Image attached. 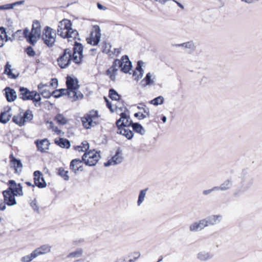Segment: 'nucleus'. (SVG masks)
I'll list each match as a JSON object with an SVG mask.
<instances>
[{
  "instance_id": "obj_1",
  "label": "nucleus",
  "mask_w": 262,
  "mask_h": 262,
  "mask_svg": "<svg viewBox=\"0 0 262 262\" xmlns=\"http://www.w3.org/2000/svg\"><path fill=\"white\" fill-rule=\"evenodd\" d=\"M132 63L127 56H122L121 59H116L112 66L107 71V74L110 79L114 81L116 78V72L119 69L124 73H128L132 69Z\"/></svg>"
},
{
  "instance_id": "obj_2",
  "label": "nucleus",
  "mask_w": 262,
  "mask_h": 262,
  "mask_svg": "<svg viewBox=\"0 0 262 262\" xmlns=\"http://www.w3.org/2000/svg\"><path fill=\"white\" fill-rule=\"evenodd\" d=\"M72 26V23L69 19H63L60 21L57 30L58 35L63 38H67L69 41H72L77 37L78 33Z\"/></svg>"
},
{
  "instance_id": "obj_3",
  "label": "nucleus",
  "mask_w": 262,
  "mask_h": 262,
  "mask_svg": "<svg viewBox=\"0 0 262 262\" xmlns=\"http://www.w3.org/2000/svg\"><path fill=\"white\" fill-rule=\"evenodd\" d=\"M23 34L27 42L32 45H34L39 39L41 35L40 25L38 21L34 22L31 31L26 28L23 31Z\"/></svg>"
},
{
  "instance_id": "obj_4",
  "label": "nucleus",
  "mask_w": 262,
  "mask_h": 262,
  "mask_svg": "<svg viewBox=\"0 0 262 262\" xmlns=\"http://www.w3.org/2000/svg\"><path fill=\"white\" fill-rule=\"evenodd\" d=\"M82 122L83 126L86 129L91 128L97 125L99 123V116L98 112L96 111H90L82 118Z\"/></svg>"
},
{
  "instance_id": "obj_5",
  "label": "nucleus",
  "mask_w": 262,
  "mask_h": 262,
  "mask_svg": "<svg viewBox=\"0 0 262 262\" xmlns=\"http://www.w3.org/2000/svg\"><path fill=\"white\" fill-rule=\"evenodd\" d=\"M41 38L46 45L48 47H52L56 41V31L49 26L45 27L42 31Z\"/></svg>"
},
{
  "instance_id": "obj_6",
  "label": "nucleus",
  "mask_w": 262,
  "mask_h": 262,
  "mask_svg": "<svg viewBox=\"0 0 262 262\" xmlns=\"http://www.w3.org/2000/svg\"><path fill=\"white\" fill-rule=\"evenodd\" d=\"M33 118L32 112L28 110L23 114H18L14 115L12 118V121L18 126H23L25 125L26 122L31 121Z\"/></svg>"
},
{
  "instance_id": "obj_7",
  "label": "nucleus",
  "mask_w": 262,
  "mask_h": 262,
  "mask_svg": "<svg viewBox=\"0 0 262 262\" xmlns=\"http://www.w3.org/2000/svg\"><path fill=\"white\" fill-rule=\"evenodd\" d=\"M100 155L99 152L95 150H90L86 152L82 156V161L88 166H95L99 159Z\"/></svg>"
},
{
  "instance_id": "obj_8",
  "label": "nucleus",
  "mask_w": 262,
  "mask_h": 262,
  "mask_svg": "<svg viewBox=\"0 0 262 262\" xmlns=\"http://www.w3.org/2000/svg\"><path fill=\"white\" fill-rule=\"evenodd\" d=\"M72 58V51L69 49H65L63 53L57 59L59 66L62 69L67 68L73 60Z\"/></svg>"
},
{
  "instance_id": "obj_9",
  "label": "nucleus",
  "mask_w": 262,
  "mask_h": 262,
  "mask_svg": "<svg viewBox=\"0 0 262 262\" xmlns=\"http://www.w3.org/2000/svg\"><path fill=\"white\" fill-rule=\"evenodd\" d=\"M100 32V28L98 26H94L92 29L90 37L86 38L87 42L93 46L98 45L101 36Z\"/></svg>"
},
{
  "instance_id": "obj_10",
  "label": "nucleus",
  "mask_w": 262,
  "mask_h": 262,
  "mask_svg": "<svg viewBox=\"0 0 262 262\" xmlns=\"http://www.w3.org/2000/svg\"><path fill=\"white\" fill-rule=\"evenodd\" d=\"M3 193L4 198V203L0 204V209L1 210H4L6 209V204L8 206H13L16 204L15 195L10 190L4 191Z\"/></svg>"
},
{
  "instance_id": "obj_11",
  "label": "nucleus",
  "mask_w": 262,
  "mask_h": 262,
  "mask_svg": "<svg viewBox=\"0 0 262 262\" xmlns=\"http://www.w3.org/2000/svg\"><path fill=\"white\" fill-rule=\"evenodd\" d=\"M123 112L120 114V118L116 121L117 127H128L130 125H132V121L130 119L128 111L126 108Z\"/></svg>"
},
{
  "instance_id": "obj_12",
  "label": "nucleus",
  "mask_w": 262,
  "mask_h": 262,
  "mask_svg": "<svg viewBox=\"0 0 262 262\" xmlns=\"http://www.w3.org/2000/svg\"><path fill=\"white\" fill-rule=\"evenodd\" d=\"M83 47L81 44L75 42L73 52H72L73 61L75 63H79L81 62L82 57Z\"/></svg>"
},
{
  "instance_id": "obj_13",
  "label": "nucleus",
  "mask_w": 262,
  "mask_h": 262,
  "mask_svg": "<svg viewBox=\"0 0 262 262\" xmlns=\"http://www.w3.org/2000/svg\"><path fill=\"white\" fill-rule=\"evenodd\" d=\"M207 227L205 219H203L191 223L189 227V229L192 232H196L203 230Z\"/></svg>"
},
{
  "instance_id": "obj_14",
  "label": "nucleus",
  "mask_w": 262,
  "mask_h": 262,
  "mask_svg": "<svg viewBox=\"0 0 262 262\" xmlns=\"http://www.w3.org/2000/svg\"><path fill=\"white\" fill-rule=\"evenodd\" d=\"M204 219L207 227L214 226L220 224L223 221V216L221 214H212Z\"/></svg>"
},
{
  "instance_id": "obj_15",
  "label": "nucleus",
  "mask_w": 262,
  "mask_h": 262,
  "mask_svg": "<svg viewBox=\"0 0 262 262\" xmlns=\"http://www.w3.org/2000/svg\"><path fill=\"white\" fill-rule=\"evenodd\" d=\"M123 161V157L121 151L118 149H117L115 155L108 161L104 163V166L106 167L115 165L121 163Z\"/></svg>"
},
{
  "instance_id": "obj_16",
  "label": "nucleus",
  "mask_w": 262,
  "mask_h": 262,
  "mask_svg": "<svg viewBox=\"0 0 262 262\" xmlns=\"http://www.w3.org/2000/svg\"><path fill=\"white\" fill-rule=\"evenodd\" d=\"M9 187L8 190H10L12 192L15 196L22 195L23 193V187L20 184H16L13 180L9 181Z\"/></svg>"
},
{
  "instance_id": "obj_17",
  "label": "nucleus",
  "mask_w": 262,
  "mask_h": 262,
  "mask_svg": "<svg viewBox=\"0 0 262 262\" xmlns=\"http://www.w3.org/2000/svg\"><path fill=\"white\" fill-rule=\"evenodd\" d=\"M34 180L35 185L39 188H44L46 186V183L43 178L42 174L39 171L34 172Z\"/></svg>"
},
{
  "instance_id": "obj_18",
  "label": "nucleus",
  "mask_w": 262,
  "mask_h": 262,
  "mask_svg": "<svg viewBox=\"0 0 262 262\" xmlns=\"http://www.w3.org/2000/svg\"><path fill=\"white\" fill-rule=\"evenodd\" d=\"M52 246L48 244H43L34 250L36 256L45 255L51 252Z\"/></svg>"
},
{
  "instance_id": "obj_19",
  "label": "nucleus",
  "mask_w": 262,
  "mask_h": 262,
  "mask_svg": "<svg viewBox=\"0 0 262 262\" xmlns=\"http://www.w3.org/2000/svg\"><path fill=\"white\" fill-rule=\"evenodd\" d=\"M67 95L68 97L71 99L72 101H75L79 99H81L83 97V94L78 91V89H68Z\"/></svg>"
},
{
  "instance_id": "obj_20",
  "label": "nucleus",
  "mask_w": 262,
  "mask_h": 262,
  "mask_svg": "<svg viewBox=\"0 0 262 262\" xmlns=\"http://www.w3.org/2000/svg\"><path fill=\"white\" fill-rule=\"evenodd\" d=\"M213 254L207 251H201L196 255L197 258L202 261H206L212 258Z\"/></svg>"
},
{
  "instance_id": "obj_21",
  "label": "nucleus",
  "mask_w": 262,
  "mask_h": 262,
  "mask_svg": "<svg viewBox=\"0 0 262 262\" xmlns=\"http://www.w3.org/2000/svg\"><path fill=\"white\" fill-rule=\"evenodd\" d=\"M4 91L5 96L8 102H13L17 98V95L15 91L9 87H6Z\"/></svg>"
},
{
  "instance_id": "obj_22",
  "label": "nucleus",
  "mask_w": 262,
  "mask_h": 262,
  "mask_svg": "<svg viewBox=\"0 0 262 262\" xmlns=\"http://www.w3.org/2000/svg\"><path fill=\"white\" fill-rule=\"evenodd\" d=\"M117 134L122 135L128 140H130L133 138L134 134L128 127L120 126L117 127Z\"/></svg>"
},
{
  "instance_id": "obj_23",
  "label": "nucleus",
  "mask_w": 262,
  "mask_h": 262,
  "mask_svg": "<svg viewBox=\"0 0 262 262\" xmlns=\"http://www.w3.org/2000/svg\"><path fill=\"white\" fill-rule=\"evenodd\" d=\"M233 185V181L232 178H228L224 181L219 186H215V189L217 191H226L230 189Z\"/></svg>"
},
{
  "instance_id": "obj_24",
  "label": "nucleus",
  "mask_w": 262,
  "mask_h": 262,
  "mask_svg": "<svg viewBox=\"0 0 262 262\" xmlns=\"http://www.w3.org/2000/svg\"><path fill=\"white\" fill-rule=\"evenodd\" d=\"M36 143L38 150L42 152L46 151L49 149L50 143L46 139L40 141H37Z\"/></svg>"
},
{
  "instance_id": "obj_25",
  "label": "nucleus",
  "mask_w": 262,
  "mask_h": 262,
  "mask_svg": "<svg viewBox=\"0 0 262 262\" xmlns=\"http://www.w3.org/2000/svg\"><path fill=\"white\" fill-rule=\"evenodd\" d=\"M82 161L79 159H75L73 160L70 163V169L72 170L75 173L78 170L82 171Z\"/></svg>"
},
{
  "instance_id": "obj_26",
  "label": "nucleus",
  "mask_w": 262,
  "mask_h": 262,
  "mask_svg": "<svg viewBox=\"0 0 262 262\" xmlns=\"http://www.w3.org/2000/svg\"><path fill=\"white\" fill-rule=\"evenodd\" d=\"M11 166L15 169V172L18 173L22 170L23 164L20 160L15 159L12 155L10 156Z\"/></svg>"
},
{
  "instance_id": "obj_27",
  "label": "nucleus",
  "mask_w": 262,
  "mask_h": 262,
  "mask_svg": "<svg viewBox=\"0 0 262 262\" xmlns=\"http://www.w3.org/2000/svg\"><path fill=\"white\" fill-rule=\"evenodd\" d=\"M66 84L68 89L76 90L79 89L78 80L71 77H67Z\"/></svg>"
},
{
  "instance_id": "obj_28",
  "label": "nucleus",
  "mask_w": 262,
  "mask_h": 262,
  "mask_svg": "<svg viewBox=\"0 0 262 262\" xmlns=\"http://www.w3.org/2000/svg\"><path fill=\"white\" fill-rule=\"evenodd\" d=\"M19 97L24 100H29L32 99L31 95L32 91H30L26 88H20L19 89Z\"/></svg>"
},
{
  "instance_id": "obj_29",
  "label": "nucleus",
  "mask_w": 262,
  "mask_h": 262,
  "mask_svg": "<svg viewBox=\"0 0 262 262\" xmlns=\"http://www.w3.org/2000/svg\"><path fill=\"white\" fill-rule=\"evenodd\" d=\"M11 111V109L9 108L8 110L1 113L0 115V122L5 124L10 120L12 116Z\"/></svg>"
},
{
  "instance_id": "obj_30",
  "label": "nucleus",
  "mask_w": 262,
  "mask_h": 262,
  "mask_svg": "<svg viewBox=\"0 0 262 262\" xmlns=\"http://www.w3.org/2000/svg\"><path fill=\"white\" fill-rule=\"evenodd\" d=\"M156 80V76L154 74L148 73L145 78L143 79L142 82H145V86L154 85Z\"/></svg>"
},
{
  "instance_id": "obj_31",
  "label": "nucleus",
  "mask_w": 262,
  "mask_h": 262,
  "mask_svg": "<svg viewBox=\"0 0 262 262\" xmlns=\"http://www.w3.org/2000/svg\"><path fill=\"white\" fill-rule=\"evenodd\" d=\"M32 99L30 100H32L33 103H34V105L36 107H39L41 105V103L40 101L41 100L40 94L38 93L37 92L33 91L31 95Z\"/></svg>"
},
{
  "instance_id": "obj_32",
  "label": "nucleus",
  "mask_w": 262,
  "mask_h": 262,
  "mask_svg": "<svg viewBox=\"0 0 262 262\" xmlns=\"http://www.w3.org/2000/svg\"><path fill=\"white\" fill-rule=\"evenodd\" d=\"M147 190L148 188H145L140 191L137 201L138 206H140L144 201Z\"/></svg>"
},
{
  "instance_id": "obj_33",
  "label": "nucleus",
  "mask_w": 262,
  "mask_h": 262,
  "mask_svg": "<svg viewBox=\"0 0 262 262\" xmlns=\"http://www.w3.org/2000/svg\"><path fill=\"white\" fill-rule=\"evenodd\" d=\"M55 143L62 148H68L70 147V141L66 139L60 138L57 140H55Z\"/></svg>"
},
{
  "instance_id": "obj_34",
  "label": "nucleus",
  "mask_w": 262,
  "mask_h": 262,
  "mask_svg": "<svg viewBox=\"0 0 262 262\" xmlns=\"http://www.w3.org/2000/svg\"><path fill=\"white\" fill-rule=\"evenodd\" d=\"M132 128L133 130L137 133L141 135H143L145 133V130L143 126L138 123H134L132 124Z\"/></svg>"
},
{
  "instance_id": "obj_35",
  "label": "nucleus",
  "mask_w": 262,
  "mask_h": 262,
  "mask_svg": "<svg viewBox=\"0 0 262 262\" xmlns=\"http://www.w3.org/2000/svg\"><path fill=\"white\" fill-rule=\"evenodd\" d=\"M7 35L6 30L4 27L0 28V47L4 45V42L7 40Z\"/></svg>"
},
{
  "instance_id": "obj_36",
  "label": "nucleus",
  "mask_w": 262,
  "mask_h": 262,
  "mask_svg": "<svg viewBox=\"0 0 262 262\" xmlns=\"http://www.w3.org/2000/svg\"><path fill=\"white\" fill-rule=\"evenodd\" d=\"M83 253V249L82 248H78L75 251L71 252L68 255L69 258H79L82 256Z\"/></svg>"
},
{
  "instance_id": "obj_37",
  "label": "nucleus",
  "mask_w": 262,
  "mask_h": 262,
  "mask_svg": "<svg viewBox=\"0 0 262 262\" xmlns=\"http://www.w3.org/2000/svg\"><path fill=\"white\" fill-rule=\"evenodd\" d=\"M177 47H181L184 49H188L190 50H194L195 48L194 43L192 41H187L184 43L178 44L176 45Z\"/></svg>"
},
{
  "instance_id": "obj_38",
  "label": "nucleus",
  "mask_w": 262,
  "mask_h": 262,
  "mask_svg": "<svg viewBox=\"0 0 262 262\" xmlns=\"http://www.w3.org/2000/svg\"><path fill=\"white\" fill-rule=\"evenodd\" d=\"M57 174L62 177L64 180L68 181L69 180L68 170H65L62 167H59L57 169Z\"/></svg>"
},
{
  "instance_id": "obj_39",
  "label": "nucleus",
  "mask_w": 262,
  "mask_h": 262,
  "mask_svg": "<svg viewBox=\"0 0 262 262\" xmlns=\"http://www.w3.org/2000/svg\"><path fill=\"white\" fill-rule=\"evenodd\" d=\"M11 66L9 64V62H7L5 67V71L4 73L8 75V76L11 78H16L17 77V75L14 74L12 72V70L11 69Z\"/></svg>"
},
{
  "instance_id": "obj_40",
  "label": "nucleus",
  "mask_w": 262,
  "mask_h": 262,
  "mask_svg": "<svg viewBox=\"0 0 262 262\" xmlns=\"http://www.w3.org/2000/svg\"><path fill=\"white\" fill-rule=\"evenodd\" d=\"M36 257V254L34 251H33L31 254L22 257L20 259V261L21 262H30Z\"/></svg>"
},
{
  "instance_id": "obj_41",
  "label": "nucleus",
  "mask_w": 262,
  "mask_h": 262,
  "mask_svg": "<svg viewBox=\"0 0 262 262\" xmlns=\"http://www.w3.org/2000/svg\"><path fill=\"white\" fill-rule=\"evenodd\" d=\"M89 148V144L88 141H84L80 145L75 147V149L78 151H86Z\"/></svg>"
},
{
  "instance_id": "obj_42",
  "label": "nucleus",
  "mask_w": 262,
  "mask_h": 262,
  "mask_svg": "<svg viewBox=\"0 0 262 262\" xmlns=\"http://www.w3.org/2000/svg\"><path fill=\"white\" fill-rule=\"evenodd\" d=\"M164 97L163 96H160L151 100L150 101V103L154 105L157 106L158 105L163 104L164 102Z\"/></svg>"
},
{
  "instance_id": "obj_43",
  "label": "nucleus",
  "mask_w": 262,
  "mask_h": 262,
  "mask_svg": "<svg viewBox=\"0 0 262 262\" xmlns=\"http://www.w3.org/2000/svg\"><path fill=\"white\" fill-rule=\"evenodd\" d=\"M55 120L57 122L61 125L66 124L67 123V119L63 116V115L59 114L55 117Z\"/></svg>"
},
{
  "instance_id": "obj_44",
  "label": "nucleus",
  "mask_w": 262,
  "mask_h": 262,
  "mask_svg": "<svg viewBox=\"0 0 262 262\" xmlns=\"http://www.w3.org/2000/svg\"><path fill=\"white\" fill-rule=\"evenodd\" d=\"M110 97L113 100H118L120 98L119 94L113 89L110 90Z\"/></svg>"
},
{
  "instance_id": "obj_45",
  "label": "nucleus",
  "mask_w": 262,
  "mask_h": 262,
  "mask_svg": "<svg viewBox=\"0 0 262 262\" xmlns=\"http://www.w3.org/2000/svg\"><path fill=\"white\" fill-rule=\"evenodd\" d=\"M143 76V72L138 71H134L133 73V78L135 80L138 81Z\"/></svg>"
},
{
  "instance_id": "obj_46",
  "label": "nucleus",
  "mask_w": 262,
  "mask_h": 262,
  "mask_svg": "<svg viewBox=\"0 0 262 262\" xmlns=\"http://www.w3.org/2000/svg\"><path fill=\"white\" fill-rule=\"evenodd\" d=\"M40 92L42 96L46 98H49L52 95V93L47 89L41 90Z\"/></svg>"
},
{
  "instance_id": "obj_47",
  "label": "nucleus",
  "mask_w": 262,
  "mask_h": 262,
  "mask_svg": "<svg viewBox=\"0 0 262 262\" xmlns=\"http://www.w3.org/2000/svg\"><path fill=\"white\" fill-rule=\"evenodd\" d=\"M26 52L28 55L30 57H34L35 55V52L31 47H28L26 49Z\"/></svg>"
},
{
  "instance_id": "obj_48",
  "label": "nucleus",
  "mask_w": 262,
  "mask_h": 262,
  "mask_svg": "<svg viewBox=\"0 0 262 262\" xmlns=\"http://www.w3.org/2000/svg\"><path fill=\"white\" fill-rule=\"evenodd\" d=\"M12 9L11 4H7L0 6V10H7Z\"/></svg>"
},
{
  "instance_id": "obj_49",
  "label": "nucleus",
  "mask_w": 262,
  "mask_h": 262,
  "mask_svg": "<svg viewBox=\"0 0 262 262\" xmlns=\"http://www.w3.org/2000/svg\"><path fill=\"white\" fill-rule=\"evenodd\" d=\"M25 3V0H21L19 1L15 2L13 3H11L12 9H13L16 6H20L21 5H24Z\"/></svg>"
},
{
  "instance_id": "obj_50",
  "label": "nucleus",
  "mask_w": 262,
  "mask_h": 262,
  "mask_svg": "<svg viewBox=\"0 0 262 262\" xmlns=\"http://www.w3.org/2000/svg\"><path fill=\"white\" fill-rule=\"evenodd\" d=\"M31 207H32V208L35 211H38V210H39V207L38 206L36 201L34 200V201H33L31 203Z\"/></svg>"
},
{
  "instance_id": "obj_51",
  "label": "nucleus",
  "mask_w": 262,
  "mask_h": 262,
  "mask_svg": "<svg viewBox=\"0 0 262 262\" xmlns=\"http://www.w3.org/2000/svg\"><path fill=\"white\" fill-rule=\"evenodd\" d=\"M144 107H142L143 110V114L146 116V117H149L150 113H149V110L148 107H147L146 106H144Z\"/></svg>"
},
{
  "instance_id": "obj_52",
  "label": "nucleus",
  "mask_w": 262,
  "mask_h": 262,
  "mask_svg": "<svg viewBox=\"0 0 262 262\" xmlns=\"http://www.w3.org/2000/svg\"><path fill=\"white\" fill-rule=\"evenodd\" d=\"M134 116L138 117L139 119H143L146 118V116L142 112H138L135 114Z\"/></svg>"
},
{
  "instance_id": "obj_53",
  "label": "nucleus",
  "mask_w": 262,
  "mask_h": 262,
  "mask_svg": "<svg viewBox=\"0 0 262 262\" xmlns=\"http://www.w3.org/2000/svg\"><path fill=\"white\" fill-rule=\"evenodd\" d=\"M143 64V62L141 61H139L138 62L137 66L136 68L135 71H140V72H143V70L142 69V66Z\"/></svg>"
},
{
  "instance_id": "obj_54",
  "label": "nucleus",
  "mask_w": 262,
  "mask_h": 262,
  "mask_svg": "<svg viewBox=\"0 0 262 262\" xmlns=\"http://www.w3.org/2000/svg\"><path fill=\"white\" fill-rule=\"evenodd\" d=\"M58 84V81L56 78H53L50 83V85L56 88Z\"/></svg>"
},
{
  "instance_id": "obj_55",
  "label": "nucleus",
  "mask_w": 262,
  "mask_h": 262,
  "mask_svg": "<svg viewBox=\"0 0 262 262\" xmlns=\"http://www.w3.org/2000/svg\"><path fill=\"white\" fill-rule=\"evenodd\" d=\"M214 191H217V189H215V187H213L211 189L205 190L203 191V193L204 195H207V194L210 193L211 192Z\"/></svg>"
},
{
  "instance_id": "obj_56",
  "label": "nucleus",
  "mask_w": 262,
  "mask_h": 262,
  "mask_svg": "<svg viewBox=\"0 0 262 262\" xmlns=\"http://www.w3.org/2000/svg\"><path fill=\"white\" fill-rule=\"evenodd\" d=\"M48 86V85L47 84H43L42 83H40V84H39L38 85L37 88L39 91H41V90H42L44 88H46Z\"/></svg>"
},
{
  "instance_id": "obj_57",
  "label": "nucleus",
  "mask_w": 262,
  "mask_h": 262,
  "mask_svg": "<svg viewBox=\"0 0 262 262\" xmlns=\"http://www.w3.org/2000/svg\"><path fill=\"white\" fill-rule=\"evenodd\" d=\"M52 94H54V97H56V98L60 97V96H62V94L59 91V90H57V91H54Z\"/></svg>"
},
{
  "instance_id": "obj_58",
  "label": "nucleus",
  "mask_w": 262,
  "mask_h": 262,
  "mask_svg": "<svg viewBox=\"0 0 262 262\" xmlns=\"http://www.w3.org/2000/svg\"><path fill=\"white\" fill-rule=\"evenodd\" d=\"M242 2L247 4H252L254 2H258L259 0H241Z\"/></svg>"
},
{
  "instance_id": "obj_59",
  "label": "nucleus",
  "mask_w": 262,
  "mask_h": 262,
  "mask_svg": "<svg viewBox=\"0 0 262 262\" xmlns=\"http://www.w3.org/2000/svg\"><path fill=\"white\" fill-rule=\"evenodd\" d=\"M52 131L53 132H54L55 133H56L58 135H60L62 132L61 130L59 129L57 127L55 126L53 129H52Z\"/></svg>"
},
{
  "instance_id": "obj_60",
  "label": "nucleus",
  "mask_w": 262,
  "mask_h": 262,
  "mask_svg": "<svg viewBox=\"0 0 262 262\" xmlns=\"http://www.w3.org/2000/svg\"><path fill=\"white\" fill-rule=\"evenodd\" d=\"M47 123L49 124L48 128L50 129H53L55 126H54V123L52 122L48 121Z\"/></svg>"
},
{
  "instance_id": "obj_61",
  "label": "nucleus",
  "mask_w": 262,
  "mask_h": 262,
  "mask_svg": "<svg viewBox=\"0 0 262 262\" xmlns=\"http://www.w3.org/2000/svg\"><path fill=\"white\" fill-rule=\"evenodd\" d=\"M59 91L61 93L62 95L67 94L68 92V89H60L59 90Z\"/></svg>"
},
{
  "instance_id": "obj_62",
  "label": "nucleus",
  "mask_w": 262,
  "mask_h": 262,
  "mask_svg": "<svg viewBox=\"0 0 262 262\" xmlns=\"http://www.w3.org/2000/svg\"><path fill=\"white\" fill-rule=\"evenodd\" d=\"M97 7H98V8L99 9H100V10H106V8L105 7H104L103 6H102V5L101 4H100L99 3H97Z\"/></svg>"
},
{
  "instance_id": "obj_63",
  "label": "nucleus",
  "mask_w": 262,
  "mask_h": 262,
  "mask_svg": "<svg viewBox=\"0 0 262 262\" xmlns=\"http://www.w3.org/2000/svg\"><path fill=\"white\" fill-rule=\"evenodd\" d=\"M106 48H107V49H104L103 51V52H106V53L109 52V51L110 50V48H111V45L109 43L106 45Z\"/></svg>"
},
{
  "instance_id": "obj_64",
  "label": "nucleus",
  "mask_w": 262,
  "mask_h": 262,
  "mask_svg": "<svg viewBox=\"0 0 262 262\" xmlns=\"http://www.w3.org/2000/svg\"><path fill=\"white\" fill-rule=\"evenodd\" d=\"M134 258L135 259H138L140 256V253L139 252H135L134 254Z\"/></svg>"
}]
</instances>
